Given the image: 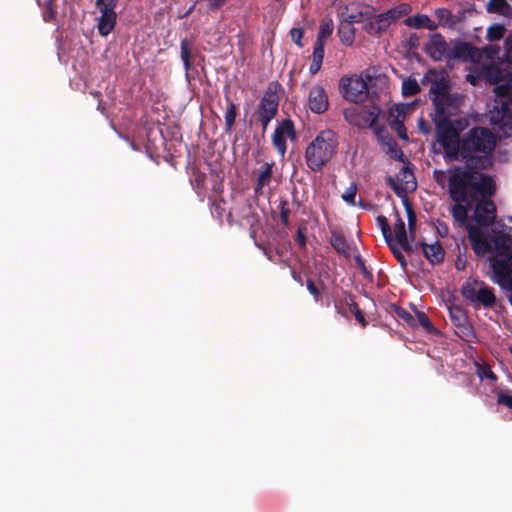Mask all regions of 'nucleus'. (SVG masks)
<instances>
[{
    "label": "nucleus",
    "instance_id": "obj_1",
    "mask_svg": "<svg viewBox=\"0 0 512 512\" xmlns=\"http://www.w3.org/2000/svg\"><path fill=\"white\" fill-rule=\"evenodd\" d=\"M496 191V182L489 174L469 179L462 189L454 188L448 182L449 197L454 202L452 217L460 225H466L472 249L479 257L494 251L499 237H512L504 231L505 225H501L502 229H489L497 217L496 204L492 200Z\"/></svg>",
    "mask_w": 512,
    "mask_h": 512
},
{
    "label": "nucleus",
    "instance_id": "obj_2",
    "mask_svg": "<svg viewBox=\"0 0 512 512\" xmlns=\"http://www.w3.org/2000/svg\"><path fill=\"white\" fill-rule=\"evenodd\" d=\"M496 147L495 135L485 127H473L461 139H458L456 158L453 161H465V166L450 169L448 182L454 188H461L469 179L478 178L481 171L493 166V151Z\"/></svg>",
    "mask_w": 512,
    "mask_h": 512
},
{
    "label": "nucleus",
    "instance_id": "obj_3",
    "mask_svg": "<svg viewBox=\"0 0 512 512\" xmlns=\"http://www.w3.org/2000/svg\"><path fill=\"white\" fill-rule=\"evenodd\" d=\"M338 147L337 134L330 129L318 133L305 150V160L313 172H320L336 154Z\"/></svg>",
    "mask_w": 512,
    "mask_h": 512
},
{
    "label": "nucleus",
    "instance_id": "obj_4",
    "mask_svg": "<svg viewBox=\"0 0 512 512\" xmlns=\"http://www.w3.org/2000/svg\"><path fill=\"white\" fill-rule=\"evenodd\" d=\"M489 257L493 281L502 289L512 291V237H499Z\"/></svg>",
    "mask_w": 512,
    "mask_h": 512
},
{
    "label": "nucleus",
    "instance_id": "obj_5",
    "mask_svg": "<svg viewBox=\"0 0 512 512\" xmlns=\"http://www.w3.org/2000/svg\"><path fill=\"white\" fill-rule=\"evenodd\" d=\"M437 142L442 146L446 161H453L456 158V149L460 131L463 129L461 121H458L459 127H455L452 121L447 117L434 118Z\"/></svg>",
    "mask_w": 512,
    "mask_h": 512
},
{
    "label": "nucleus",
    "instance_id": "obj_6",
    "mask_svg": "<svg viewBox=\"0 0 512 512\" xmlns=\"http://www.w3.org/2000/svg\"><path fill=\"white\" fill-rule=\"evenodd\" d=\"M462 296L473 304L475 309L480 307L493 308L496 304V296L493 288L483 281L469 279L462 285Z\"/></svg>",
    "mask_w": 512,
    "mask_h": 512
},
{
    "label": "nucleus",
    "instance_id": "obj_7",
    "mask_svg": "<svg viewBox=\"0 0 512 512\" xmlns=\"http://www.w3.org/2000/svg\"><path fill=\"white\" fill-rule=\"evenodd\" d=\"M381 110L377 105H362L344 110V118L351 125L358 128H374V132L379 135L383 127L375 126Z\"/></svg>",
    "mask_w": 512,
    "mask_h": 512
},
{
    "label": "nucleus",
    "instance_id": "obj_8",
    "mask_svg": "<svg viewBox=\"0 0 512 512\" xmlns=\"http://www.w3.org/2000/svg\"><path fill=\"white\" fill-rule=\"evenodd\" d=\"M343 97L353 103L363 102L368 96V84L360 76L341 78L339 83Z\"/></svg>",
    "mask_w": 512,
    "mask_h": 512
},
{
    "label": "nucleus",
    "instance_id": "obj_9",
    "mask_svg": "<svg viewBox=\"0 0 512 512\" xmlns=\"http://www.w3.org/2000/svg\"><path fill=\"white\" fill-rule=\"evenodd\" d=\"M298 134L294 122L290 118L283 119L275 128L272 134V144L281 157L287 151V139L295 142Z\"/></svg>",
    "mask_w": 512,
    "mask_h": 512
},
{
    "label": "nucleus",
    "instance_id": "obj_10",
    "mask_svg": "<svg viewBox=\"0 0 512 512\" xmlns=\"http://www.w3.org/2000/svg\"><path fill=\"white\" fill-rule=\"evenodd\" d=\"M495 104L493 109L500 118H512V75L495 87Z\"/></svg>",
    "mask_w": 512,
    "mask_h": 512
},
{
    "label": "nucleus",
    "instance_id": "obj_11",
    "mask_svg": "<svg viewBox=\"0 0 512 512\" xmlns=\"http://www.w3.org/2000/svg\"><path fill=\"white\" fill-rule=\"evenodd\" d=\"M278 87L279 84L277 82H271L268 85L267 90L257 106V117H267L272 119L276 117L279 107Z\"/></svg>",
    "mask_w": 512,
    "mask_h": 512
},
{
    "label": "nucleus",
    "instance_id": "obj_12",
    "mask_svg": "<svg viewBox=\"0 0 512 512\" xmlns=\"http://www.w3.org/2000/svg\"><path fill=\"white\" fill-rule=\"evenodd\" d=\"M387 184L398 197H405L407 192L414 191L417 187L414 173L408 165L401 168L397 174V181L389 176L387 178Z\"/></svg>",
    "mask_w": 512,
    "mask_h": 512
},
{
    "label": "nucleus",
    "instance_id": "obj_13",
    "mask_svg": "<svg viewBox=\"0 0 512 512\" xmlns=\"http://www.w3.org/2000/svg\"><path fill=\"white\" fill-rule=\"evenodd\" d=\"M446 96L447 99L443 97L442 99L439 98L433 102L436 112L434 118H449L457 112L461 102L460 96L451 93L446 94Z\"/></svg>",
    "mask_w": 512,
    "mask_h": 512
},
{
    "label": "nucleus",
    "instance_id": "obj_14",
    "mask_svg": "<svg viewBox=\"0 0 512 512\" xmlns=\"http://www.w3.org/2000/svg\"><path fill=\"white\" fill-rule=\"evenodd\" d=\"M449 51L447 42L440 33H434L430 36L429 42L426 45V52L433 60L448 59Z\"/></svg>",
    "mask_w": 512,
    "mask_h": 512
},
{
    "label": "nucleus",
    "instance_id": "obj_15",
    "mask_svg": "<svg viewBox=\"0 0 512 512\" xmlns=\"http://www.w3.org/2000/svg\"><path fill=\"white\" fill-rule=\"evenodd\" d=\"M480 58V51L468 42L459 41L450 49L448 59L463 61H476Z\"/></svg>",
    "mask_w": 512,
    "mask_h": 512
},
{
    "label": "nucleus",
    "instance_id": "obj_16",
    "mask_svg": "<svg viewBox=\"0 0 512 512\" xmlns=\"http://www.w3.org/2000/svg\"><path fill=\"white\" fill-rule=\"evenodd\" d=\"M308 105L310 110L316 114H323L329 107L327 93L324 87L316 85L309 92Z\"/></svg>",
    "mask_w": 512,
    "mask_h": 512
},
{
    "label": "nucleus",
    "instance_id": "obj_17",
    "mask_svg": "<svg viewBox=\"0 0 512 512\" xmlns=\"http://www.w3.org/2000/svg\"><path fill=\"white\" fill-rule=\"evenodd\" d=\"M420 248L422 249L425 258L430 264L436 265L443 262L445 251L438 241L433 244L421 242Z\"/></svg>",
    "mask_w": 512,
    "mask_h": 512
},
{
    "label": "nucleus",
    "instance_id": "obj_18",
    "mask_svg": "<svg viewBox=\"0 0 512 512\" xmlns=\"http://www.w3.org/2000/svg\"><path fill=\"white\" fill-rule=\"evenodd\" d=\"M275 166V162H265L262 167L258 171L257 181L254 188L255 195L259 196L263 193V188L272 180L273 176V168Z\"/></svg>",
    "mask_w": 512,
    "mask_h": 512
},
{
    "label": "nucleus",
    "instance_id": "obj_19",
    "mask_svg": "<svg viewBox=\"0 0 512 512\" xmlns=\"http://www.w3.org/2000/svg\"><path fill=\"white\" fill-rule=\"evenodd\" d=\"M99 11L101 12V16L99 17L97 25L98 33L101 36H108L115 28L117 22V14L115 11Z\"/></svg>",
    "mask_w": 512,
    "mask_h": 512
},
{
    "label": "nucleus",
    "instance_id": "obj_20",
    "mask_svg": "<svg viewBox=\"0 0 512 512\" xmlns=\"http://www.w3.org/2000/svg\"><path fill=\"white\" fill-rule=\"evenodd\" d=\"M436 78L432 81L429 93L433 95L432 101H436L437 99H442L445 97L447 99L446 94L450 93V83L449 80L445 77H438L435 72H430Z\"/></svg>",
    "mask_w": 512,
    "mask_h": 512
},
{
    "label": "nucleus",
    "instance_id": "obj_21",
    "mask_svg": "<svg viewBox=\"0 0 512 512\" xmlns=\"http://www.w3.org/2000/svg\"><path fill=\"white\" fill-rule=\"evenodd\" d=\"M180 58L183 62L185 75L188 78L193 66L194 53L192 42L187 38L182 39L180 42Z\"/></svg>",
    "mask_w": 512,
    "mask_h": 512
},
{
    "label": "nucleus",
    "instance_id": "obj_22",
    "mask_svg": "<svg viewBox=\"0 0 512 512\" xmlns=\"http://www.w3.org/2000/svg\"><path fill=\"white\" fill-rule=\"evenodd\" d=\"M404 23L416 29L426 28L430 31H434L438 28V24L435 21H432L430 17L426 14H416L410 16L404 20Z\"/></svg>",
    "mask_w": 512,
    "mask_h": 512
},
{
    "label": "nucleus",
    "instance_id": "obj_23",
    "mask_svg": "<svg viewBox=\"0 0 512 512\" xmlns=\"http://www.w3.org/2000/svg\"><path fill=\"white\" fill-rule=\"evenodd\" d=\"M390 21L381 13L377 15L373 20L367 23L364 27L365 31L370 35H379L390 26Z\"/></svg>",
    "mask_w": 512,
    "mask_h": 512
},
{
    "label": "nucleus",
    "instance_id": "obj_24",
    "mask_svg": "<svg viewBox=\"0 0 512 512\" xmlns=\"http://www.w3.org/2000/svg\"><path fill=\"white\" fill-rule=\"evenodd\" d=\"M487 13L512 16V7L507 0H489L485 6Z\"/></svg>",
    "mask_w": 512,
    "mask_h": 512
},
{
    "label": "nucleus",
    "instance_id": "obj_25",
    "mask_svg": "<svg viewBox=\"0 0 512 512\" xmlns=\"http://www.w3.org/2000/svg\"><path fill=\"white\" fill-rule=\"evenodd\" d=\"M225 101L227 104V109L224 114L225 118V132L231 133L233 131L236 117L238 115V107L237 105L231 100L230 96L228 94L225 95Z\"/></svg>",
    "mask_w": 512,
    "mask_h": 512
},
{
    "label": "nucleus",
    "instance_id": "obj_26",
    "mask_svg": "<svg viewBox=\"0 0 512 512\" xmlns=\"http://www.w3.org/2000/svg\"><path fill=\"white\" fill-rule=\"evenodd\" d=\"M397 112L398 114L396 116H394L392 112L390 113V118L392 119H389V125L397 133L399 138L407 140V130L404 125V111L403 109L399 110L397 108Z\"/></svg>",
    "mask_w": 512,
    "mask_h": 512
},
{
    "label": "nucleus",
    "instance_id": "obj_27",
    "mask_svg": "<svg viewBox=\"0 0 512 512\" xmlns=\"http://www.w3.org/2000/svg\"><path fill=\"white\" fill-rule=\"evenodd\" d=\"M338 36L340 39V42L345 46H352L355 40V28L353 25L346 23L344 21H341L339 27H338Z\"/></svg>",
    "mask_w": 512,
    "mask_h": 512
},
{
    "label": "nucleus",
    "instance_id": "obj_28",
    "mask_svg": "<svg viewBox=\"0 0 512 512\" xmlns=\"http://www.w3.org/2000/svg\"><path fill=\"white\" fill-rule=\"evenodd\" d=\"M331 246L339 253L344 256H349V245L347 244V240L345 236L338 231H332L330 237Z\"/></svg>",
    "mask_w": 512,
    "mask_h": 512
},
{
    "label": "nucleus",
    "instance_id": "obj_29",
    "mask_svg": "<svg viewBox=\"0 0 512 512\" xmlns=\"http://www.w3.org/2000/svg\"><path fill=\"white\" fill-rule=\"evenodd\" d=\"M241 221L243 225L248 226L250 229H253L255 226L259 224V215L252 208L251 205H246L242 208L241 211Z\"/></svg>",
    "mask_w": 512,
    "mask_h": 512
},
{
    "label": "nucleus",
    "instance_id": "obj_30",
    "mask_svg": "<svg viewBox=\"0 0 512 512\" xmlns=\"http://www.w3.org/2000/svg\"><path fill=\"white\" fill-rule=\"evenodd\" d=\"M334 30V24L331 18L322 19L316 41H320V43L325 44L327 38H329Z\"/></svg>",
    "mask_w": 512,
    "mask_h": 512
},
{
    "label": "nucleus",
    "instance_id": "obj_31",
    "mask_svg": "<svg viewBox=\"0 0 512 512\" xmlns=\"http://www.w3.org/2000/svg\"><path fill=\"white\" fill-rule=\"evenodd\" d=\"M403 204L405 206V210H406V213H407L408 234H409L411 240H414L415 239V234H416L417 217H416V214H415V212L413 210L412 204L407 199H405L403 201Z\"/></svg>",
    "mask_w": 512,
    "mask_h": 512
},
{
    "label": "nucleus",
    "instance_id": "obj_32",
    "mask_svg": "<svg viewBox=\"0 0 512 512\" xmlns=\"http://www.w3.org/2000/svg\"><path fill=\"white\" fill-rule=\"evenodd\" d=\"M386 146H387V154L395 159V160H398V161H402L404 162L405 159H404V153L403 151L401 150V148L398 146L397 142L392 138V137H389L388 141L386 142Z\"/></svg>",
    "mask_w": 512,
    "mask_h": 512
},
{
    "label": "nucleus",
    "instance_id": "obj_33",
    "mask_svg": "<svg viewBox=\"0 0 512 512\" xmlns=\"http://www.w3.org/2000/svg\"><path fill=\"white\" fill-rule=\"evenodd\" d=\"M409 10L410 7L408 4H400L399 6L384 12V15L388 18L390 23H392L400 19L403 15L408 14Z\"/></svg>",
    "mask_w": 512,
    "mask_h": 512
},
{
    "label": "nucleus",
    "instance_id": "obj_34",
    "mask_svg": "<svg viewBox=\"0 0 512 512\" xmlns=\"http://www.w3.org/2000/svg\"><path fill=\"white\" fill-rule=\"evenodd\" d=\"M434 15L438 19V22H436V24H438V27L439 26H443V27L451 26L453 24L452 12L447 8L436 9L434 11Z\"/></svg>",
    "mask_w": 512,
    "mask_h": 512
},
{
    "label": "nucleus",
    "instance_id": "obj_35",
    "mask_svg": "<svg viewBox=\"0 0 512 512\" xmlns=\"http://www.w3.org/2000/svg\"><path fill=\"white\" fill-rule=\"evenodd\" d=\"M420 90V86L414 78L409 77L402 83V94L405 97L414 96L418 94Z\"/></svg>",
    "mask_w": 512,
    "mask_h": 512
},
{
    "label": "nucleus",
    "instance_id": "obj_36",
    "mask_svg": "<svg viewBox=\"0 0 512 512\" xmlns=\"http://www.w3.org/2000/svg\"><path fill=\"white\" fill-rule=\"evenodd\" d=\"M506 28L503 24L495 23L487 29V39L489 41H497L503 38Z\"/></svg>",
    "mask_w": 512,
    "mask_h": 512
},
{
    "label": "nucleus",
    "instance_id": "obj_37",
    "mask_svg": "<svg viewBox=\"0 0 512 512\" xmlns=\"http://www.w3.org/2000/svg\"><path fill=\"white\" fill-rule=\"evenodd\" d=\"M397 219L394 224L395 242H400L408 238V233L405 228V223L398 213H396Z\"/></svg>",
    "mask_w": 512,
    "mask_h": 512
},
{
    "label": "nucleus",
    "instance_id": "obj_38",
    "mask_svg": "<svg viewBox=\"0 0 512 512\" xmlns=\"http://www.w3.org/2000/svg\"><path fill=\"white\" fill-rule=\"evenodd\" d=\"M449 314H450L451 321H452L453 325L455 326V328H458L461 324L468 321V318H467L465 312L459 307L450 308Z\"/></svg>",
    "mask_w": 512,
    "mask_h": 512
},
{
    "label": "nucleus",
    "instance_id": "obj_39",
    "mask_svg": "<svg viewBox=\"0 0 512 512\" xmlns=\"http://www.w3.org/2000/svg\"><path fill=\"white\" fill-rule=\"evenodd\" d=\"M457 335L465 341H472L475 338V333L472 325L469 320L465 323L461 324L458 328H456Z\"/></svg>",
    "mask_w": 512,
    "mask_h": 512
},
{
    "label": "nucleus",
    "instance_id": "obj_40",
    "mask_svg": "<svg viewBox=\"0 0 512 512\" xmlns=\"http://www.w3.org/2000/svg\"><path fill=\"white\" fill-rule=\"evenodd\" d=\"M378 227L381 229L382 235L386 242L393 238L392 231L388 219L384 215H379L376 218Z\"/></svg>",
    "mask_w": 512,
    "mask_h": 512
},
{
    "label": "nucleus",
    "instance_id": "obj_41",
    "mask_svg": "<svg viewBox=\"0 0 512 512\" xmlns=\"http://www.w3.org/2000/svg\"><path fill=\"white\" fill-rule=\"evenodd\" d=\"M416 318L418 323L429 333L437 332V329L434 327L433 323L429 319L426 313L422 311L416 312Z\"/></svg>",
    "mask_w": 512,
    "mask_h": 512
},
{
    "label": "nucleus",
    "instance_id": "obj_42",
    "mask_svg": "<svg viewBox=\"0 0 512 512\" xmlns=\"http://www.w3.org/2000/svg\"><path fill=\"white\" fill-rule=\"evenodd\" d=\"M281 223L288 227L290 225V207L287 199H281L279 204Z\"/></svg>",
    "mask_w": 512,
    "mask_h": 512
},
{
    "label": "nucleus",
    "instance_id": "obj_43",
    "mask_svg": "<svg viewBox=\"0 0 512 512\" xmlns=\"http://www.w3.org/2000/svg\"><path fill=\"white\" fill-rule=\"evenodd\" d=\"M386 243L389 246V248H390L392 254L394 255V257L399 262V264L402 267H405L407 265L406 258L403 255V253L401 252V250L398 248V246H397L398 243L395 242L393 238L390 239L389 242H386Z\"/></svg>",
    "mask_w": 512,
    "mask_h": 512
},
{
    "label": "nucleus",
    "instance_id": "obj_44",
    "mask_svg": "<svg viewBox=\"0 0 512 512\" xmlns=\"http://www.w3.org/2000/svg\"><path fill=\"white\" fill-rule=\"evenodd\" d=\"M355 262L363 278L368 282H373V274L367 269L365 262L360 255L355 256Z\"/></svg>",
    "mask_w": 512,
    "mask_h": 512
},
{
    "label": "nucleus",
    "instance_id": "obj_45",
    "mask_svg": "<svg viewBox=\"0 0 512 512\" xmlns=\"http://www.w3.org/2000/svg\"><path fill=\"white\" fill-rule=\"evenodd\" d=\"M356 193H357V186L355 183H352L348 188L347 190L345 191V193L342 195V198L343 200L350 204V205H355L356 202H355V198H356Z\"/></svg>",
    "mask_w": 512,
    "mask_h": 512
},
{
    "label": "nucleus",
    "instance_id": "obj_46",
    "mask_svg": "<svg viewBox=\"0 0 512 512\" xmlns=\"http://www.w3.org/2000/svg\"><path fill=\"white\" fill-rule=\"evenodd\" d=\"M324 47L325 44L320 43V41H316L313 47L312 61L314 62H323L324 58Z\"/></svg>",
    "mask_w": 512,
    "mask_h": 512
},
{
    "label": "nucleus",
    "instance_id": "obj_47",
    "mask_svg": "<svg viewBox=\"0 0 512 512\" xmlns=\"http://www.w3.org/2000/svg\"><path fill=\"white\" fill-rule=\"evenodd\" d=\"M118 0H96V7L99 10L115 11Z\"/></svg>",
    "mask_w": 512,
    "mask_h": 512
},
{
    "label": "nucleus",
    "instance_id": "obj_48",
    "mask_svg": "<svg viewBox=\"0 0 512 512\" xmlns=\"http://www.w3.org/2000/svg\"><path fill=\"white\" fill-rule=\"evenodd\" d=\"M306 287L316 302L321 300V292L312 279L306 280Z\"/></svg>",
    "mask_w": 512,
    "mask_h": 512
},
{
    "label": "nucleus",
    "instance_id": "obj_49",
    "mask_svg": "<svg viewBox=\"0 0 512 512\" xmlns=\"http://www.w3.org/2000/svg\"><path fill=\"white\" fill-rule=\"evenodd\" d=\"M291 40L299 47H303L302 38L303 30L299 27H294L290 30Z\"/></svg>",
    "mask_w": 512,
    "mask_h": 512
},
{
    "label": "nucleus",
    "instance_id": "obj_50",
    "mask_svg": "<svg viewBox=\"0 0 512 512\" xmlns=\"http://www.w3.org/2000/svg\"><path fill=\"white\" fill-rule=\"evenodd\" d=\"M363 14L358 11L356 13H343V20L346 23L353 25L354 23H359L362 21Z\"/></svg>",
    "mask_w": 512,
    "mask_h": 512
},
{
    "label": "nucleus",
    "instance_id": "obj_51",
    "mask_svg": "<svg viewBox=\"0 0 512 512\" xmlns=\"http://www.w3.org/2000/svg\"><path fill=\"white\" fill-rule=\"evenodd\" d=\"M345 305L349 308V315L355 314L357 310H360L357 303L355 302V297L351 293H346L345 295Z\"/></svg>",
    "mask_w": 512,
    "mask_h": 512
},
{
    "label": "nucleus",
    "instance_id": "obj_52",
    "mask_svg": "<svg viewBox=\"0 0 512 512\" xmlns=\"http://www.w3.org/2000/svg\"><path fill=\"white\" fill-rule=\"evenodd\" d=\"M306 230L305 226H299L295 237V241L303 249L306 247Z\"/></svg>",
    "mask_w": 512,
    "mask_h": 512
},
{
    "label": "nucleus",
    "instance_id": "obj_53",
    "mask_svg": "<svg viewBox=\"0 0 512 512\" xmlns=\"http://www.w3.org/2000/svg\"><path fill=\"white\" fill-rule=\"evenodd\" d=\"M334 306L338 314L345 318L349 317V308L345 305V298L336 301Z\"/></svg>",
    "mask_w": 512,
    "mask_h": 512
},
{
    "label": "nucleus",
    "instance_id": "obj_54",
    "mask_svg": "<svg viewBox=\"0 0 512 512\" xmlns=\"http://www.w3.org/2000/svg\"><path fill=\"white\" fill-rule=\"evenodd\" d=\"M56 18V10L54 9V4H45V11L43 14V19L46 22H50L55 20Z\"/></svg>",
    "mask_w": 512,
    "mask_h": 512
},
{
    "label": "nucleus",
    "instance_id": "obj_55",
    "mask_svg": "<svg viewBox=\"0 0 512 512\" xmlns=\"http://www.w3.org/2000/svg\"><path fill=\"white\" fill-rule=\"evenodd\" d=\"M435 228L440 237L444 238V237L448 236L449 227H448L447 223H445L444 221L437 220L435 223Z\"/></svg>",
    "mask_w": 512,
    "mask_h": 512
},
{
    "label": "nucleus",
    "instance_id": "obj_56",
    "mask_svg": "<svg viewBox=\"0 0 512 512\" xmlns=\"http://www.w3.org/2000/svg\"><path fill=\"white\" fill-rule=\"evenodd\" d=\"M497 402L499 404L505 405L509 409H512V396H510L504 392L498 393Z\"/></svg>",
    "mask_w": 512,
    "mask_h": 512
},
{
    "label": "nucleus",
    "instance_id": "obj_57",
    "mask_svg": "<svg viewBox=\"0 0 512 512\" xmlns=\"http://www.w3.org/2000/svg\"><path fill=\"white\" fill-rule=\"evenodd\" d=\"M505 57L508 62L512 63V32L505 39Z\"/></svg>",
    "mask_w": 512,
    "mask_h": 512
},
{
    "label": "nucleus",
    "instance_id": "obj_58",
    "mask_svg": "<svg viewBox=\"0 0 512 512\" xmlns=\"http://www.w3.org/2000/svg\"><path fill=\"white\" fill-rule=\"evenodd\" d=\"M417 126H418L419 131L424 135H428L431 132L430 123L427 120H425L423 117H420L418 119Z\"/></svg>",
    "mask_w": 512,
    "mask_h": 512
},
{
    "label": "nucleus",
    "instance_id": "obj_59",
    "mask_svg": "<svg viewBox=\"0 0 512 512\" xmlns=\"http://www.w3.org/2000/svg\"><path fill=\"white\" fill-rule=\"evenodd\" d=\"M398 244L402 247V249L404 251H406L407 253H413L414 251H416L418 249V247H420V243L419 244H415L414 246L409 242V238H406L405 240H402L400 242H398Z\"/></svg>",
    "mask_w": 512,
    "mask_h": 512
},
{
    "label": "nucleus",
    "instance_id": "obj_60",
    "mask_svg": "<svg viewBox=\"0 0 512 512\" xmlns=\"http://www.w3.org/2000/svg\"><path fill=\"white\" fill-rule=\"evenodd\" d=\"M433 177H434V180L436 181V183H437L438 185H440L441 187H444L445 179H446V173H445V171L435 169V170L433 171Z\"/></svg>",
    "mask_w": 512,
    "mask_h": 512
},
{
    "label": "nucleus",
    "instance_id": "obj_61",
    "mask_svg": "<svg viewBox=\"0 0 512 512\" xmlns=\"http://www.w3.org/2000/svg\"><path fill=\"white\" fill-rule=\"evenodd\" d=\"M396 314L406 322L410 323L413 320V316L403 308L397 307Z\"/></svg>",
    "mask_w": 512,
    "mask_h": 512
},
{
    "label": "nucleus",
    "instance_id": "obj_62",
    "mask_svg": "<svg viewBox=\"0 0 512 512\" xmlns=\"http://www.w3.org/2000/svg\"><path fill=\"white\" fill-rule=\"evenodd\" d=\"M499 47L494 45H489L484 48L485 53L491 59H493L499 53Z\"/></svg>",
    "mask_w": 512,
    "mask_h": 512
},
{
    "label": "nucleus",
    "instance_id": "obj_63",
    "mask_svg": "<svg viewBox=\"0 0 512 512\" xmlns=\"http://www.w3.org/2000/svg\"><path fill=\"white\" fill-rule=\"evenodd\" d=\"M481 376H485L486 378H488V379H490L492 381H496L497 380L496 374L490 369V367H484L482 369Z\"/></svg>",
    "mask_w": 512,
    "mask_h": 512
},
{
    "label": "nucleus",
    "instance_id": "obj_64",
    "mask_svg": "<svg viewBox=\"0 0 512 512\" xmlns=\"http://www.w3.org/2000/svg\"><path fill=\"white\" fill-rule=\"evenodd\" d=\"M226 1L227 0H208L211 10H216V9L221 8L225 4Z\"/></svg>",
    "mask_w": 512,
    "mask_h": 512
}]
</instances>
